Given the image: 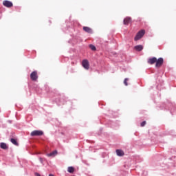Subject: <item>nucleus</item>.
Instances as JSON below:
<instances>
[{
    "instance_id": "f257e3e1",
    "label": "nucleus",
    "mask_w": 176,
    "mask_h": 176,
    "mask_svg": "<svg viewBox=\"0 0 176 176\" xmlns=\"http://www.w3.org/2000/svg\"><path fill=\"white\" fill-rule=\"evenodd\" d=\"M144 35H145V31L144 30H142L140 31H139L136 36L134 38V41H140V39H141V38H142V36H144Z\"/></svg>"
},
{
    "instance_id": "f03ea898",
    "label": "nucleus",
    "mask_w": 176,
    "mask_h": 176,
    "mask_svg": "<svg viewBox=\"0 0 176 176\" xmlns=\"http://www.w3.org/2000/svg\"><path fill=\"white\" fill-rule=\"evenodd\" d=\"M30 135L31 137H39L41 135H43V131L35 130L31 132Z\"/></svg>"
},
{
    "instance_id": "7ed1b4c3",
    "label": "nucleus",
    "mask_w": 176,
    "mask_h": 176,
    "mask_svg": "<svg viewBox=\"0 0 176 176\" xmlns=\"http://www.w3.org/2000/svg\"><path fill=\"white\" fill-rule=\"evenodd\" d=\"M30 78L34 82H36V80H38V72L34 71L32 72L30 74Z\"/></svg>"
},
{
    "instance_id": "20e7f679",
    "label": "nucleus",
    "mask_w": 176,
    "mask_h": 176,
    "mask_svg": "<svg viewBox=\"0 0 176 176\" xmlns=\"http://www.w3.org/2000/svg\"><path fill=\"white\" fill-rule=\"evenodd\" d=\"M155 67L156 68H160L162 65H163V63H164V60H163V58H160L157 59V61L155 62Z\"/></svg>"
},
{
    "instance_id": "39448f33",
    "label": "nucleus",
    "mask_w": 176,
    "mask_h": 176,
    "mask_svg": "<svg viewBox=\"0 0 176 176\" xmlns=\"http://www.w3.org/2000/svg\"><path fill=\"white\" fill-rule=\"evenodd\" d=\"M82 65L85 69H89V68H90V64L89 63V60L87 59L82 60Z\"/></svg>"
},
{
    "instance_id": "423d86ee",
    "label": "nucleus",
    "mask_w": 176,
    "mask_h": 176,
    "mask_svg": "<svg viewBox=\"0 0 176 176\" xmlns=\"http://www.w3.org/2000/svg\"><path fill=\"white\" fill-rule=\"evenodd\" d=\"M3 6H6V8H12L13 6V3H12L10 1L6 0L3 1Z\"/></svg>"
},
{
    "instance_id": "0eeeda50",
    "label": "nucleus",
    "mask_w": 176,
    "mask_h": 176,
    "mask_svg": "<svg viewBox=\"0 0 176 176\" xmlns=\"http://www.w3.org/2000/svg\"><path fill=\"white\" fill-rule=\"evenodd\" d=\"M156 61H157V58H156V57H153L151 58L148 60L147 63L148 64H150L151 65L155 64V63H156Z\"/></svg>"
},
{
    "instance_id": "6e6552de",
    "label": "nucleus",
    "mask_w": 176,
    "mask_h": 176,
    "mask_svg": "<svg viewBox=\"0 0 176 176\" xmlns=\"http://www.w3.org/2000/svg\"><path fill=\"white\" fill-rule=\"evenodd\" d=\"M82 29H83V31H85V32H87V34H93V30L89 27L84 26Z\"/></svg>"
},
{
    "instance_id": "1a4fd4ad",
    "label": "nucleus",
    "mask_w": 176,
    "mask_h": 176,
    "mask_svg": "<svg viewBox=\"0 0 176 176\" xmlns=\"http://www.w3.org/2000/svg\"><path fill=\"white\" fill-rule=\"evenodd\" d=\"M131 23V18L130 17H126L124 19V25H129Z\"/></svg>"
},
{
    "instance_id": "9d476101",
    "label": "nucleus",
    "mask_w": 176,
    "mask_h": 176,
    "mask_svg": "<svg viewBox=\"0 0 176 176\" xmlns=\"http://www.w3.org/2000/svg\"><path fill=\"white\" fill-rule=\"evenodd\" d=\"M0 148H1V149H4V150H6V149L9 148V147L8 146L6 143H4V142H1L0 144Z\"/></svg>"
},
{
    "instance_id": "9b49d317",
    "label": "nucleus",
    "mask_w": 176,
    "mask_h": 176,
    "mask_svg": "<svg viewBox=\"0 0 176 176\" xmlns=\"http://www.w3.org/2000/svg\"><path fill=\"white\" fill-rule=\"evenodd\" d=\"M116 154L118 156H124V152L122 150H116Z\"/></svg>"
},
{
    "instance_id": "f8f14e48",
    "label": "nucleus",
    "mask_w": 176,
    "mask_h": 176,
    "mask_svg": "<svg viewBox=\"0 0 176 176\" xmlns=\"http://www.w3.org/2000/svg\"><path fill=\"white\" fill-rule=\"evenodd\" d=\"M135 49L137 50V52H141L142 49H144V47L141 45L135 46Z\"/></svg>"
},
{
    "instance_id": "ddd939ff",
    "label": "nucleus",
    "mask_w": 176,
    "mask_h": 176,
    "mask_svg": "<svg viewBox=\"0 0 176 176\" xmlns=\"http://www.w3.org/2000/svg\"><path fill=\"white\" fill-rule=\"evenodd\" d=\"M10 142H12V144H13L14 145H16V146H19V143L17 142V140L14 138H11Z\"/></svg>"
},
{
    "instance_id": "4468645a",
    "label": "nucleus",
    "mask_w": 176,
    "mask_h": 176,
    "mask_svg": "<svg viewBox=\"0 0 176 176\" xmlns=\"http://www.w3.org/2000/svg\"><path fill=\"white\" fill-rule=\"evenodd\" d=\"M56 155H57V151H54L52 153L47 154V156H48V157H50L52 156H56Z\"/></svg>"
},
{
    "instance_id": "2eb2a0df",
    "label": "nucleus",
    "mask_w": 176,
    "mask_h": 176,
    "mask_svg": "<svg viewBox=\"0 0 176 176\" xmlns=\"http://www.w3.org/2000/svg\"><path fill=\"white\" fill-rule=\"evenodd\" d=\"M67 171H68V173H70V174H72V173H74V171H75V168H74L72 166H69L67 168Z\"/></svg>"
},
{
    "instance_id": "dca6fc26",
    "label": "nucleus",
    "mask_w": 176,
    "mask_h": 176,
    "mask_svg": "<svg viewBox=\"0 0 176 176\" xmlns=\"http://www.w3.org/2000/svg\"><path fill=\"white\" fill-rule=\"evenodd\" d=\"M89 48L91 50H94V51H95L96 50V46H94V45H91V44L89 45Z\"/></svg>"
},
{
    "instance_id": "f3484780",
    "label": "nucleus",
    "mask_w": 176,
    "mask_h": 176,
    "mask_svg": "<svg viewBox=\"0 0 176 176\" xmlns=\"http://www.w3.org/2000/svg\"><path fill=\"white\" fill-rule=\"evenodd\" d=\"M128 80H129V78H125L124 79V84L125 85V86H128V83H127V82H128Z\"/></svg>"
},
{
    "instance_id": "a211bd4d",
    "label": "nucleus",
    "mask_w": 176,
    "mask_h": 176,
    "mask_svg": "<svg viewBox=\"0 0 176 176\" xmlns=\"http://www.w3.org/2000/svg\"><path fill=\"white\" fill-rule=\"evenodd\" d=\"M146 124V121H143L141 124L140 126L141 127H144Z\"/></svg>"
},
{
    "instance_id": "6ab92c4d",
    "label": "nucleus",
    "mask_w": 176,
    "mask_h": 176,
    "mask_svg": "<svg viewBox=\"0 0 176 176\" xmlns=\"http://www.w3.org/2000/svg\"><path fill=\"white\" fill-rule=\"evenodd\" d=\"M34 175H35V176H41V174H39V173H34Z\"/></svg>"
},
{
    "instance_id": "aec40b11",
    "label": "nucleus",
    "mask_w": 176,
    "mask_h": 176,
    "mask_svg": "<svg viewBox=\"0 0 176 176\" xmlns=\"http://www.w3.org/2000/svg\"><path fill=\"white\" fill-rule=\"evenodd\" d=\"M41 163H43V160L42 158H40Z\"/></svg>"
},
{
    "instance_id": "412c9836",
    "label": "nucleus",
    "mask_w": 176,
    "mask_h": 176,
    "mask_svg": "<svg viewBox=\"0 0 176 176\" xmlns=\"http://www.w3.org/2000/svg\"><path fill=\"white\" fill-rule=\"evenodd\" d=\"M49 176H55V175L53 174H50Z\"/></svg>"
}]
</instances>
